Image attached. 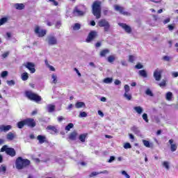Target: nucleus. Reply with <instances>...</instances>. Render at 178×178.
<instances>
[{"label": "nucleus", "instance_id": "obj_49", "mask_svg": "<svg viewBox=\"0 0 178 178\" xmlns=\"http://www.w3.org/2000/svg\"><path fill=\"white\" fill-rule=\"evenodd\" d=\"M109 13L112 15V11H109V10L106 9L103 10V15H104V16H108Z\"/></svg>", "mask_w": 178, "mask_h": 178}, {"label": "nucleus", "instance_id": "obj_32", "mask_svg": "<svg viewBox=\"0 0 178 178\" xmlns=\"http://www.w3.org/2000/svg\"><path fill=\"white\" fill-rule=\"evenodd\" d=\"M8 20H9V18H8L7 17L0 19V26H3V24L8 23Z\"/></svg>", "mask_w": 178, "mask_h": 178}, {"label": "nucleus", "instance_id": "obj_54", "mask_svg": "<svg viewBox=\"0 0 178 178\" xmlns=\"http://www.w3.org/2000/svg\"><path fill=\"white\" fill-rule=\"evenodd\" d=\"M122 175L125 176L126 178H130V175H129V174H127V172L124 170L122 171Z\"/></svg>", "mask_w": 178, "mask_h": 178}, {"label": "nucleus", "instance_id": "obj_13", "mask_svg": "<svg viewBox=\"0 0 178 178\" xmlns=\"http://www.w3.org/2000/svg\"><path fill=\"white\" fill-rule=\"evenodd\" d=\"M95 35H97V32L95 31H92L89 33V35H88V38H87V39H86V42H91V41H92V40H93L94 38H95Z\"/></svg>", "mask_w": 178, "mask_h": 178}, {"label": "nucleus", "instance_id": "obj_47", "mask_svg": "<svg viewBox=\"0 0 178 178\" xmlns=\"http://www.w3.org/2000/svg\"><path fill=\"white\" fill-rule=\"evenodd\" d=\"M6 83H7L8 86H10V87H12V86H15V84H16V82H15V81H13V80L7 81Z\"/></svg>", "mask_w": 178, "mask_h": 178}, {"label": "nucleus", "instance_id": "obj_62", "mask_svg": "<svg viewBox=\"0 0 178 178\" xmlns=\"http://www.w3.org/2000/svg\"><path fill=\"white\" fill-rule=\"evenodd\" d=\"M172 77H178V72H172Z\"/></svg>", "mask_w": 178, "mask_h": 178}, {"label": "nucleus", "instance_id": "obj_51", "mask_svg": "<svg viewBox=\"0 0 178 178\" xmlns=\"http://www.w3.org/2000/svg\"><path fill=\"white\" fill-rule=\"evenodd\" d=\"M124 148L125 149H129V148H131V145L129 143H127L124 145Z\"/></svg>", "mask_w": 178, "mask_h": 178}, {"label": "nucleus", "instance_id": "obj_12", "mask_svg": "<svg viewBox=\"0 0 178 178\" xmlns=\"http://www.w3.org/2000/svg\"><path fill=\"white\" fill-rule=\"evenodd\" d=\"M119 26L120 27H122V29H123V30H124V31H126L128 34H130L131 33V27L124 23H120L118 24Z\"/></svg>", "mask_w": 178, "mask_h": 178}, {"label": "nucleus", "instance_id": "obj_34", "mask_svg": "<svg viewBox=\"0 0 178 178\" xmlns=\"http://www.w3.org/2000/svg\"><path fill=\"white\" fill-rule=\"evenodd\" d=\"M51 79L53 80L52 83L54 84H56V83H58V76L56 75V74H52Z\"/></svg>", "mask_w": 178, "mask_h": 178}, {"label": "nucleus", "instance_id": "obj_60", "mask_svg": "<svg viewBox=\"0 0 178 178\" xmlns=\"http://www.w3.org/2000/svg\"><path fill=\"white\" fill-rule=\"evenodd\" d=\"M6 36H7V40H9V38H12V33L10 32H7L6 33Z\"/></svg>", "mask_w": 178, "mask_h": 178}, {"label": "nucleus", "instance_id": "obj_23", "mask_svg": "<svg viewBox=\"0 0 178 178\" xmlns=\"http://www.w3.org/2000/svg\"><path fill=\"white\" fill-rule=\"evenodd\" d=\"M75 108H76V109H80V108H86V104L83 102H77L75 104Z\"/></svg>", "mask_w": 178, "mask_h": 178}, {"label": "nucleus", "instance_id": "obj_52", "mask_svg": "<svg viewBox=\"0 0 178 178\" xmlns=\"http://www.w3.org/2000/svg\"><path fill=\"white\" fill-rule=\"evenodd\" d=\"M115 159L116 158L115 157V156H111L108 159V163H112V162H113V161H115Z\"/></svg>", "mask_w": 178, "mask_h": 178}, {"label": "nucleus", "instance_id": "obj_43", "mask_svg": "<svg viewBox=\"0 0 178 178\" xmlns=\"http://www.w3.org/2000/svg\"><path fill=\"white\" fill-rule=\"evenodd\" d=\"M142 118H143V120H145V122H146V123H148L149 120H148V115L147 113H143L142 115Z\"/></svg>", "mask_w": 178, "mask_h": 178}, {"label": "nucleus", "instance_id": "obj_56", "mask_svg": "<svg viewBox=\"0 0 178 178\" xmlns=\"http://www.w3.org/2000/svg\"><path fill=\"white\" fill-rule=\"evenodd\" d=\"M136 69H143V65H141V63H138L136 66H135Z\"/></svg>", "mask_w": 178, "mask_h": 178}, {"label": "nucleus", "instance_id": "obj_9", "mask_svg": "<svg viewBox=\"0 0 178 178\" xmlns=\"http://www.w3.org/2000/svg\"><path fill=\"white\" fill-rule=\"evenodd\" d=\"M25 122V126H28V127H35V121L32 118H27L24 120Z\"/></svg>", "mask_w": 178, "mask_h": 178}, {"label": "nucleus", "instance_id": "obj_37", "mask_svg": "<svg viewBox=\"0 0 178 178\" xmlns=\"http://www.w3.org/2000/svg\"><path fill=\"white\" fill-rule=\"evenodd\" d=\"M0 173H2V175L6 173V166H5V165H1L0 166Z\"/></svg>", "mask_w": 178, "mask_h": 178}, {"label": "nucleus", "instance_id": "obj_46", "mask_svg": "<svg viewBox=\"0 0 178 178\" xmlns=\"http://www.w3.org/2000/svg\"><path fill=\"white\" fill-rule=\"evenodd\" d=\"M124 98H126V99H127L128 101H130L131 99V95L129 94V93H124Z\"/></svg>", "mask_w": 178, "mask_h": 178}, {"label": "nucleus", "instance_id": "obj_57", "mask_svg": "<svg viewBox=\"0 0 178 178\" xmlns=\"http://www.w3.org/2000/svg\"><path fill=\"white\" fill-rule=\"evenodd\" d=\"M114 84L115 86H119L120 84H122V81H119V79H116L115 81H114Z\"/></svg>", "mask_w": 178, "mask_h": 178}, {"label": "nucleus", "instance_id": "obj_50", "mask_svg": "<svg viewBox=\"0 0 178 178\" xmlns=\"http://www.w3.org/2000/svg\"><path fill=\"white\" fill-rule=\"evenodd\" d=\"M124 88L125 93H129V92L130 91V86H129V85H125Z\"/></svg>", "mask_w": 178, "mask_h": 178}, {"label": "nucleus", "instance_id": "obj_63", "mask_svg": "<svg viewBox=\"0 0 178 178\" xmlns=\"http://www.w3.org/2000/svg\"><path fill=\"white\" fill-rule=\"evenodd\" d=\"M168 29L170 30V31H172V30L175 29V26H173V25L170 24L168 25Z\"/></svg>", "mask_w": 178, "mask_h": 178}, {"label": "nucleus", "instance_id": "obj_53", "mask_svg": "<svg viewBox=\"0 0 178 178\" xmlns=\"http://www.w3.org/2000/svg\"><path fill=\"white\" fill-rule=\"evenodd\" d=\"M8 71H3L1 72V77L5 78L8 76Z\"/></svg>", "mask_w": 178, "mask_h": 178}, {"label": "nucleus", "instance_id": "obj_17", "mask_svg": "<svg viewBox=\"0 0 178 178\" xmlns=\"http://www.w3.org/2000/svg\"><path fill=\"white\" fill-rule=\"evenodd\" d=\"M174 140L173 139H170L169 140L168 143L170 145V149L172 151V152H175V151H176V149H177V145L175 143H173Z\"/></svg>", "mask_w": 178, "mask_h": 178}, {"label": "nucleus", "instance_id": "obj_28", "mask_svg": "<svg viewBox=\"0 0 178 178\" xmlns=\"http://www.w3.org/2000/svg\"><path fill=\"white\" fill-rule=\"evenodd\" d=\"M138 74L141 76V77H144L145 79H146V77H148L147 71H145V70H139Z\"/></svg>", "mask_w": 178, "mask_h": 178}, {"label": "nucleus", "instance_id": "obj_18", "mask_svg": "<svg viewBox=\"0 0 178 178\" xmlns=\"http://www.w3.org/2000/svg\"><path fill=\"white\" fill-rule=\"evenodd\" d=\"M77 131H74L70 134L68 138L70 140H72V141H76V138H77Z\"/></svg>", "mask_w": 178, "mask_h": 178}, {"label": "nucleus", "instance_id": "obj_24", "mask_svg": "<svg viewBox=\"0 0 178 178\" xmlns=\"http://www.w3.org/2000/svg\"><path fill=\"white\" fill-rule=\"evenodd\" d=\"M14 7L15 8V9H17V10H23V9H24L25 6L24 3H15L14 5Z\"/></svg>", "mask_w": 178, "mask_h": 178}, {"label": "nucleus", "instance_id": "obj_16", "mask_svg": "<svg viewBox=\"0 0 178 178\" xmlns=\"http://www.w3.org/2000/svg\"><path fill=\"white\" fill-rule=\"evenodd\" d=\"M108 170H104L101 172H92L89 175V177H94V176H98V175H102V174L108 175Z\"/></svg>", "mask_w": 178, "mask_h": 178}, {"label": "nucleus", "instance_id": "obj_64", "mask_svg": "<svg viewBox=\"0 0 178 178\" xmlns=\"http://www.w3.org/2000/svg\"><path fill=\"white\" fill-rule=\"evenodd\" d=\"M62 120H65V118H63V116H59L58 117V122H62Z\"/></svg>", "mask_w": 178, "mask_h": 178}, {"label": "nucleus", "instance_id": "obj_39", "mask_svg": "<svg viewBox=\"0 0 178 178\" xmlns=\"http://www.w3.org/2000/svg\"><path fill=\"white\" fill-rule=\"evenodd\" d=\"M47 130H51V131H54V133H56L58 131V129L56 127L52 125H49L47 127Z\"/></svg>", "mask_w": 178, "mask_h": 178}, {"label": "nucleus", "instance_id": "obj_4", "mask_svg": "<svg viewBox=\"0 0 178 178\" xmlns=\"http://www.w3.org/2000/svg\"><path fill=\"white\" fill-rule=\"evenodd\" d=\"M1 152H6L7 155L10 156H16V151L13 148L8 147V146L4 145L1 149Z\"/></svg>", "mask_w": 178, "mask_h": 178}, {"label": "nucleus", "instance_id": "obj_21", "mask_svg": "<svg viewBox=\"0 0 178 178\" xmlns=\"http://www.w3.org/2000/svg\"><path fill=\"white\" fill-rule=\"evenodd\" d=\"M46 109L49 113H52L55 111V105L48 104L46 107Z\"/></svg>", "mask_w": 178, "mask_h": 178}, {"label": "nucleus", "instance_id": "obj_20", "mask_svg": "<svg viewBox=\"0 0 178 178\" xmlns=\"http://www.w3.org/2000/svg\"><path fill=\"white\" fill-rule=\"evenodd\" d=\"M131 131H133L136 136H141V132L140 131V128L136 126L131 128Z\"/></svg>", "mask_w": 178, "mask_h": 178}, {"label": "nucleus", "instance_id": "obj_26", "mask_svg": "<svg viewBox=\"0 0 178 178\" xmlns=\"http://www.w3.org/2000/svg\"><path fill=\"white\" fill-rule=\"evenodd\" d=\"M166 101H172L173 99V93L172 92H168L165 93Z\"/></svg>", "mask_w": 178, "mask_h": 178}, {"label": "nucleus", "instance_id": "obj_61", "mask_svg": "<svg viewBox=\"0 0 178 178\" xmlns=\"http://www.w3.org/2000/svg\"><path fill=\"white\" fill-rule=\"evenodd\" d=\"M60 26H62V24L60 23V22H57L56 24V29H60Z\"/></svg>", "mask_w": 178, "mask_h": 178}, {"label": "nucleus", "instance_id": "obj_19", "mask_svg": "<svg viewBox=\"0 0 178 178\" xmlns=\"http://www.w3.org/2000/svg\"><path fill=\"white\" fill-rule=\"evenodd\" d=\"M37 140L39 141V144H44V143L47 141V137L42 135H39L37 137Z\"/></svg>", "mask_w": 178, "mask_h": 178}, {"label": "nucleus", "instance_id": "obj_27", "mask_svg": "<svg viewBox=\"0 0 178 178\" xmlns=\"http://www.w3.org/2000/svg\"><path fill=\"white\" fill-rule=\"evenodd\" d=\"M6 138H7V140H8V141H12L13 140L15 139V134L13 132H9L6 135Z\"/></svg>", "mask_w": 178, "mask_h": 178}, {"label": "nucleus", "instance_id": "obj_45", "mask_svg": "<svg viewBox=\"0 0 178 178\" xmlns=\"http://www.w3.org/2000/svg\"><path fill=\"white\" fill-rule=\"evenodd\" d=\"M163 166L164 168H165V169H167V170H169V168H170V167H169V162H168V161L163 162Z\"/></svg>", "mask_w": 178, "mask_h": 178}, {"label": "nucleus", "instance_id": "obj_48", "mask_svg": "<svg viewBox=\"0 0 178 178\" xmlns=\"http://www.w3.org/2000/svg\"><path fill=\"white\" fill-rule=\"evenodd\" d=\"M79 118H87V113L86 112H80L79 115Z\"/></svg>", "mask_w": 178, "mask_h": 178}, {"label": "nucleus", "instance_id": "obj_42", "mask_svg": "<svg viewBox=\"0 0 178 178\" xmlns=\"http://www.w3.org/2000/svg\"><path fill=\"white\" fill-rule=\"evenodd\" d=\"M108 62L109 63H112V62H115V56H109L107 58Z\"/></svg>", "mask_w": 178, "mask_h": 178}, {"label": "nucleus", "instance_id": "obj_3", "mask_svg": "<svg viewBox=\"0 0 178 178\" xmlns=\"http://www.w3.org/2000/svg\"><path fill=\"white\" fill-rule=\"evenodd\" d=\"M46 42H47L48 45L53 47L54 45H58V38L55 35H49L46 38Z\"/></svg>", "mask_w": 178, "mask_h": 178}, {"label": "nucleus", "instance_id": "obj_38", "mask_svg": "<svg viewBox=\"0 0 178 178\" xmlns=\"http://www.w3.org/2000/svg\"><path fill=\"white\" fill-rule=\"evenodd\" d=\"M81 28V25L79 23L74 24V26H72V29L74 31L80 30Z\"/></svg>", "mask_w": 178, "mask_h": 178}, {"label": "nucleus", "instance_id": "obj_36", "mask_svg": "<svg viewBox=\"0 0 178 178\" xmlns=\"http://www.w3.org/2000/svg\"><path fill=\"white\" fill-rule=\"evenodd\" d=\"M143 143L145 147H146L147 148H151V145H152V144L149 143V141L146 140H143Z\"/></svg>", "mask_w": 178, "mask_h": 178}, {"label": "nucleus", "instance_id": "obj_1", "mask_svg": "<svg viewBox=\"0 0 178 178\" xmlns=\"http://www.w3.org/2000/svg\"><path fill=\"white\" fill-rule=\"evenodd\" d=\"M29 165H30V161L27 159H22L19 156L15 161V166L18 170L24 169V168H26Z\"/></svg>", "mask_w": 178, "mask_h": 178}, {"label": "nucleus", "instance_id": "obj_25", "mask_svg": "<svg viewBox=\"0 0 178 178\" xmlns=\"http://www.w3.org/2000/svg\"><path fill=\"white\" fill-rule=\"evenodd\" d=\"M87 136H88V134H82L79 136V140L81 143H86V138H87Z\"/></svg>", "mask_w": 178, "mask_h": 178}, {"label": "nucleus", "instance_id": "obj_15", "mask_svg": "<svg viewBox=\"0 0 178 178\" xmlns=\"http://www.w3.org/2000/svg\"><path fill=\"white\" fill-rule=\"evenodd\" d=\"M73 13L74 16H83L86 13H84V11H81L79 7H76L74 9Z\"/></svg>", "mask_w": 178, "mask_h": 178}, {"label": "nucleus", "instance_id": "obj_22", "mask_svg": "<svg viewBox=\"0 0 178 178\" xmlns=\"http://www.w3.org/2000/svg\"><path fill=\"white\" fill-rule=\"evenodd\" d=\"M134 109L136 112V113H138V115H141V113L144 112V109L143 108V107L140 106L134 107Z\"/></svg>", "mask_w": 178, "mask_h": 178}, {"label": "nucleus", "instance_id": "obj_40", "mask_svg": "<svg viewBox=\"0 0 178 178\" xmlns=\"http://www.w3.org/2000/svg\"><path fill=\"white\" fill-rule=\"evenodd\" d=\"M158 86L161 87V88H163V87H166V81L163 79L161 83H158Z\"/></svg>", "mask_w": 178, "mask_h": 178}, {"label": "nucleus", "instance_id": "obj_41", "mask_svg": "<svg viewBox=\"0 0 178 178\" xmlns=\"http://www.w3.org/2000/svg\"><path fill=\"white\" fill-rule=\"evenodd\" d=\"M146 95H149V97H154V93H152V91L149 90V88H147L145 91Z\"/></svg>", "mask_w": 178, "mask_h": 178}, {"label": "nucleus", "instance_id": "obj_58", "mask_svg": "<svg viewBox=\"0 0 178 178\" xmlns=\"http://www.w3.org/2000/svg\"><path fill=\"white\" fill-rule=\"evenodd\" d=\"M170 18H167V19H165L163 22V24H168V23H170Z\"/></svg>", "mask_w": 178, "mask_h": 178}, {"label": "nucleus", "instance_id": "obj_14", "mask_svg": "<svg viewBox=\"0 0 178 178\" xmlns=\"http://www.w3.org/2000/svg\"><path fill=\"white\" fill-rule=\"evenodd\" d=\"M12 129V126L11 125H0V131L6 133L9 131V130Z\"/></svg>", "mask_w": 178, "mask_h": 178}, {"label": "nucleus", "instance_id": "obj_29", "mask_svg": "<svg viewBox=\"0 0 178 178\" xmlns=\"http://www.w3.org/2000/svg\"><path fill=\"white\" fill-rule=\"evenodd\" d=\"M17 126L18 129H23L24 127V126H26V122H25L24 120L22 121L18 122L17 123Z\"/></svg>", "mask_w": 178, "mask_h": 178}, {"label": "nucleus", "instance_id": "obj_5", "mask_svg": "<svg viewBox=\"0 0 178 178\" xmlns=\"http://www.w3.org/2000/svg\"><path fill=\"white\" fill-rule=\"evenodd\" d=\"M98 26L99 27H104V31L108 33L109 31V29H111V24H109V22H108L105 19H102L98 22Z\"/></svg>", "mask_w": 178, "mask_h": 178}, {"label": "nucleus", "instance_id": "obj_35", "mask_svg": "<svg viewBox=\"0 0 178 178\" xmlns=\"http://www.w3.org/2000/svg\"><path fill=\"white\" fill-rule=\"evenodd\" d=\"M73 127H74V124H73V123H69L65 128V130L66 131H70L71 129H73Z\"/></svg>", "mask_w": 178, "mask_h": 178}, {"label": "nucleus", "instance_id": "obj_30", "mask_svg": "<svg viewBox=\"0 0 178 178\" xmlns=\"http://www.w3.org/2000/svg\"><path fill=\"white\" fill-rule=\"evenodd\" d=\"M113 81V78H105L103 80V83H104L105 84H111V83Z\"/></svg>", "mask_w": 178, "mask_h": 178}, {"label": "nucleus", "instance_id": "obj_6", "mask_svg": "<svg viewBox=\"0 0 178 178\" xmlns=\"http://www.w3.org/2000/svg\"><path fill=\"white\" fill-rule=\"evenodd\" d=\"M26 95L27 98L31 99L32 101H35V102H40L41 101V97L38 95H35L31 92H26Z\"/></svg>", "mask_w": 178, "mask_h": 178}, {"label": "nucleus", "instance_id": "obj_55", "mask_svg": "<svg viewBox=\"0 0 178 178\" xmlns=\"http://www.w3.org/2000/svg\"><path fill=\"white\" fill-rule=\"evenodd\" d=\"M163 60H165L166 62H169L170 60V57L169 56H164L163 57Z\"/></svg>", "mask_w": 178, "mask_h": 178}, {"label": "nucleus", "instance_id": "obj_7", "mask_svg": "<svg viewBox=\"0 0 178 178\" xmlns=\"http://www.w3.org/2000/svg\"><path fill=\"white\" fill-rule=\"evenodd\" d=\"M34 31L35 34L38 35V37L42 38L47 35V29H41L38 26L35 27Z\"/></svg>", "mask_w": 178, "mask_h": 178}, {"label": "nucleus", "instance_id": "obj_8", "mask_svg": "<svg viewBox=\"0 0 178 178\" xmlns=\"http://www.w3.org/2000/svg\"><path fill=\"white\" fill-rule=\"evenodd\" d=\"M114 9L117 12H119L120 13H121V15H124V16H130V13L125 11L124 8L120 6H118V5L115 6Z\"/></svg>", "mask_w": 178, "mask_h": 178}, {"label": "nucleus", "instance_id": "obj_59", "mask_svg": "<svg viewBox=\"0 0 178 178\" xmlns=\"http://www.w3.org/2000/svg\"><path fill=\"white\" fill-rule=\"evenodd\" d=\"M8 56H9V52L8 51L2 54V57L3 58V59H5V58H8Z\"/></svg>", "mask_w": 178, "mask_h": 178}, {"label": "nucleus", "instance_id": "obj_44", "mask_svg": "<svg viewBox=\"0 0 178 178\" xmlns=\"http://www.w3.org/2000/svg\"><path fill=\"white\" fill-rule=\"evenodd\" d=\"M134 60H136V57L134 56L131 55L129 56V62H130L131 63H133Z\"/></svg>", "mask_w": 178, "mask_h": 178}, {"label": "nucleus", "instance_id": "obj_31", "mask_svg": "<svg viewBox=\"0 0 178 178\" xmlns=\"http://www.w3.org/2000/svg\"><path fill=\"white\" fill-rule=\"evenodd\" d=\"M110 51L108 49H104L102 51H100V56L104 57L106 56L108 54H109Z\"/></svg>", "mask_w": 178, "mask_h": 178}, {"label": "nucleus", "instance_id": "obj_33", "mask_svg": "<svg viewBox=\"0 0 178 178\" xmlns=\"http://www.w3.org/2000/svg\"><path fill=\"white\" fill-rule=\"evenodd\" d=\"M22 80L23 81H26L29 80V73L24 72L23 74H22Z\"/></svg>", "mask_w": 178, "mask_h": 178}, {"label": "nucleus", "instance_id": "obj_11", "mask_svg": "<svg viewBox=\"0 0 178 178\" xmlns=\"http://www.w3.org/2000/svg\"><path fill=\"white\" fill-rule=\"evenodd\" d=\"M153 76H154L156 81H161V79H162V71L156 70L154 72Z\"/></svg>", "mask_w": 178, "mask_h": 178}, {"label": "nucleus", "instance_id": "obj_10", "mask_svg": "<svg viewBox=\"0 0 178 178\" xmlns=\"http://www.w3.org/2000/svg\"><path fill=\"white\" fill-rule=\"evenodd\" d=\"M26 69H29L31 73H35V68L34 63L28 62L25 65H24Z\"/></svg>", "mask_w": 178, "mask_h": 178}, {"label": "nucleus", "instance_id": "obj_2", "mask_svg": "<svg viewBox=\"0 0 178 178\" xmlns=\"http://www.w3.org/2000/svg\"><path fill=\"white\" fill-rule=\"evenodd\" d=\"M92 12L96 19H101V1H95L93 3Z\"/></svg>", "mask_w": 178, "mask_h": 178}]
</instances>
